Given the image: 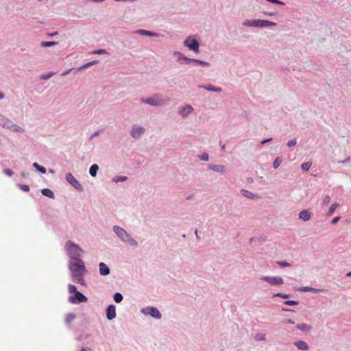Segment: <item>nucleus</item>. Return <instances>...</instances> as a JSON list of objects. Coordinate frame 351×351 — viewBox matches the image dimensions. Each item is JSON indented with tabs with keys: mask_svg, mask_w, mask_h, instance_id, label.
Masks as SVG:
<instances>
[{
	"mask_svg": "<svg viewBox=\"0 0 351 351\" xmlns=\"http://www.w3.org/2000/svg\"><path fill=\"white\" fill-rule=\"evenodd\" d=\"M69 269L73 280L82 285H85L84 276L86 273V268L84 261L80 258L71 260Z\"/></svg>",
	"mask_w": 351,
	"mask_h": 351,
	"instance_id": "nucleus-1",
	"label": "nucleus"
},
{
	"mask_svg": "<svg viewBox=\"0 0 351 351\" xmlns=\"http://www.w3.org/2000/svg\"><path fill=\"white\" fill-rule=\"evenodd\" d=\"M69 291L71 293H75L74 295H71L69 297V302L72 304L80 303V302H86L87 301V298L82 293L77 291L76 287L73 285H69L68 286Z\"/></svg>",
	"mask_w": 351,
	"mask_h": 351,
	"instance_id": "nucleus-2",
	"label": "nucleus"
},
{
	"mask_svg": "<svg viewBox=\"0 0 351 351\" xmlns=\"http://www.w3.org/2000/svg\"><path fill=\"white\" fill-rule=\"evenodd\" d=\"M65 249L67 252L68 255L70 256L71 260L73 258H79L81 253L83 252L82 250L77 245L74 244L71 241H68L66 243Z\"/></svg>",
	"mask_w": 351,
	"mask_h": 351,
	"instance_id": "nucleus-3",
	"label": "nucleus"
},
{
	"mask_svg": "<svg viewBox=\"0 0 351 351\" xmlns=\"http://www.w3.org/2000/svg\"><path fill=\"white\" fill-rule=\"evenodd\" d=\"M184 45L187 47L190 50L193 51L195 53L199 51V43L192 36H189L186 38L184 40Z\"/></svg>",
	"mask_w": 351,
	"mask_h": 351,
	"instance_id": "nucleus-4",
	"label": "nucleus"
},
{
	"mask_svg": "<svg viewBox=\"0 0 351 351\" xmlns=\"http://www.w3.org/2000/svg\"><path fill=\"white\" fill-rule=\"evenodd\" d=\"M142 101L152 106H160L165 103L166 100L163 99L160 96L156 95L146 99H143Z\"/></svg>",
	"mask_w": 351,
	"mask_h": 351,
	"instance_id": "nucleus-5",
	"label": "nucleus"
},
{
	"mask_svg": "<svg viewBox=\"0 0 351 351\" xmlns=\"http://www.w3.org/2000/svg\"><path fill=\"white\" fill-rule=\"evenodd\" d=\"M66 181L78 191H82L83 188L80 182L75 178L72 173H68L66 175Z\"/></svg>",
	"mask_w": 351,
	"mask_h": 351,
	"instance_id": "nucleus-6",
	"label": "nucleus"
},
{
	"mask_svg": "<svg viewBox=\"0 0 351 351\" xmlns=\"http://www.w3.org/2000/svg\"><path fill=\"white\" fill-rule=\"evenodd\" d=\"M261 279L267 282L271 285H279L283 284V279L280 277L262 276Z\"/></svg>",
	"mask_w": 351,
	"mask_h": 351,
	"instance_id": "nucleus-7",
	"label": "nucleus"
},
{
	"mask_svg": "<svg viewBox=\"0 0 351 351\" xmlns=\"http://www.w3.org/2000/svg\"><path fill=\"white\" fill-rule=\"evenodd\" d=\"M276 25V23L271 22V21H265V20H253V26L252 27H268V26H274Z\"/></svg>",
	"mask_w": 351,
	"mask_h": 351,
	"instance_id": "nucleus-8",
	"label": "nucleus"
},
{
	"mask_svg": "<svg viewBox=\"0 0 351 351\" xmlns=\"http://www.w3.org/2000/svg\"><path fill=\"white\" fill-rule=\"evenodd\" d=\"M144 313L149 314L154 318L160 319L161 318V313L160 311L155 307H148L145 310H143Z\"/></svg>",
	"mask_w": 351,
	"mask_h": 351,
	"instance_id": "nucleus-9",
	"label": "nucleus"
},
{
	"mask_svg": "<svg viewBox=\"0 0 351 351\" xmlns=\"http://www.w3.org/2000/svg\"><path fill=\"white\" fill-rule=\"evenodd\" d=\"M113 230L114 232L117 234V236L121 239V240L125 239V237H128V234L127 233V232L124 229L118 226H114L113 227Z\"/></svg>",
	"mask_w": 351,
	"mask_h": 351,
	"instance_id": "nucleus-10",
	"label": "nucleus"
},
{
	"mask_svg": "<svg viewBox=\"0 0 351 351\" xmlns=\"http://www.w3.org/2000/svg\"><path fill=\"white\" fill-rule=\"evenodd\" d=\"M106 317L108 319L112 320L116 317V308L112 304L109 305L106 310Z\"/></svg>",
	"mask_w": 351,
	"mask_h": 351,
	"instance_id": "nucleus-11",
	"label": "nucleus"
},
{
	"mask_svg": "<svg viewBox=\"0 0 351 351\" xmlns=\"http://www.w3.org/2000/svg\"><path fill=\"white\" fill-rule=\"evenodd\" d=\"M145 132V129L142 127H135L131 131V135L135 138H138Z\"/></svg>",
	"mask_w": 351,
	"mask_h": 351,
	"instance_id": "nucleus-12",
	"label": "nucleus"
},
{
	"mask_svg": "<svg viewBox=\"0 0 351 351\" xmlns=\"http://www.w3.org/2000/svg\"><path fill=\"white\" fill-rule=\"evenodd\" d=\"M311 218V213L308 210H302L299 213V219L306 221Z\"/></svg>",
	"mask_w": 351,
	"mask_h": 351,
	"instance_id": "nucleus-13",
	"label": "nucleus"
},
{
	"mask_svg": "<svg viewBox=\"0 0 351 351\" xmlns=\"http://www.w3.org/2000/svg\"><path fill=\"white\" fill-rule=\"evenodd\" d=\"M99 266V274L101 276H107L110 274V269L104 263H100Z\"/></svg>",
	"mask_w": 351,
	"mask_h": 351,
	"instance_id": "nucleus-14",
	"label": "nucleus"
},
{
	"mask_svg": "<svg viewBox=\"0 0 351 351\" xmlns=\"http://www.w3.org/2000/svg\"><path fill=\"white\" fill-rule=\"evenodd\" d=\"M0 124L5 128H11L12 126V122L0 114Z\"/></svg>",
	"mask_w": 351,
	"mask_h": 351,
	"instance_id": "nucleus-15",
	"label": "nucleus"
},
{
	"mask_svg": "<svg viewBox=\"0 0 351 351\" xmlns=\"http://www.w3.org/2000/svg\"><path fill=\"white\" fill-rule=\"evenodd\" d=\"M192 110L193 108L191 106L188 105L181 108L179 110V114L182 117H186L188 114H189L192 112Z\"/></svg>",
	"mask_w": 351,
	"mask_h": 351,
	"instance_id": "nucleus-16",
	"label": "nucleus"
},
{
	"mask_svg": "<svg viewBox=\"0 0 351 351\" xmlns=\"http://www.w3.org/2000/svg\"><path fill=\"white\" fill-rule=\"evenodd\" d=\"M294 345L299 349L302 350H307L308 349V344L304 341H298L294 343Z\"/></svg>",
	"mask_w": 351,
	"mask_h": 351,
	"instance_id": "nucleus-17",
	"label": "nucleus"
},
{
	"mask_svg": "<svg viewBox=\"0 0 351 351\" xmlns=\"http://www.w3.org/2000/svg\"><path fill=\"white\" fill-rule=\"evenodd\" d=\"M209 169L214 171L219 172L223 173L224 172V166L221 165H210Z\"/></svg>",
	"mask_w": 351,
	"mask_h": 351,
	"instance_id": "nucleus-18",
	"label": "nucleus"
},
{
	"mask_svg": "<svg viewBox=\"0 0 351 351\" xmlns=\"http://www.w3.org/2000/svg\"><path fill=\"white\" fill-rule=\"evenodd\" d=\"M296 328L304 332H308L310 331L311 327V326L306 324H300L296 326Z\"/></svg>",
	"mask_w": 351,
	"mask_h": 351,
	"instance_id": "nucleus-19",
	"label": "nucleus"
},
{
	"mask_svg": "<svg viewBox=\"0 0 351 351\" xmlns=\"http://www.w3.org/2000/svg\"><path fill=\"white\" fill-rule=\"evenodd\" d=\"M42 194L46 197H50V198H53L54 197V194L53 193V191L49 189H44L42 190L41 191Z\"/></svg>",
	"mask_w": 351,
	"mask_h": 351,
	"instance_id": "nucleus-20",
	"label": "nucleus"
},
{
	"mask_svg": "<svg viewBox=\"0 0 351 351\" xmlns=\"http://www.w3.org/2000/svg\"><path fill=\"white\" fill-rule=\"evenodd\" d=\"M98 169L99 166L96 164H94L90 167L89 173L93 177H95L97 175Z\"/></svg>",
	"mask_w": 351,
	"mask_h": 351,
	"instance_id": "nucleus-21",
	"label": "nucleus"
},
{
	"mask_svg": "<svg viewBox=\"0 0 351 351\" xmlns=\"http://www.w3.org/2000/svg\"><path fill=\"white\" fill-rule=\"evenodd\" d=\"M122 241L127 242L128 244L132 246H135L137 245V242L132 239L129 234H128V237H125V239H123Z\"/></svg>",
	"mask_w": 351,
	"mask_h": 351,
	"instance_id": "nucleus-22",
	"label": "nucleus"
},
{
	"mask_svg": "<svg viewBox=\"0 0 351 351\" xmlns=\"http://www.w3.org/2000/svg\"><path fill=\"white\" fill-rule=\"evenodd\" d=\"M184 60L187 62H195V63H197V64H201V65H204V66H208V64L207 62H204V61H201V60H196V59H191V58H184Z\"/></svg>",
	"mask_w": 351,
	"mask_h": 351,
	"instance_id": "nucleus-23",
	"label": "nucleus"
},
{
	"mask_svg": "<svg viewBox=\"0 0 351 351\" xmlns=\"http://www.w3.org/2000/svg\"><path fill=\"white\" fill-rule=\"evenodd\" d=\"M338 206H339V204H337V203H334V204H332L330 206V208H329V210H328V213H326V215H327L328 217H330V216L333 214V213L335 212V210H336V208H337Z\"/></svg>",
	"mask_w": 351,
	"mask_h": 351,
	"instance_id": "nucleus-24",
	"label": "nucleus"
},
{
	"mask_svg": "<svg viewBox=\"0 0 351 351\" xmlns=\"http://www.w3.org/2000/svg\"><path fill=\"white\" fill-rule=\"evenodd\" d=\"M241 194L243 196H245V197H247L249 199H253V198H254L256 197L255 195H254L253 193H252L251 192H250V191H248L247 190L243 189V190H241Z\"/></svg>",
	"mask_w": 351,
	"mask_h": 351,
	"instance_id": "nucleus-25",
	"label": "nucleus"
},
{
	"mask_svg": "<svg viewBox=\"0 0 351 351\" xmlns=\"http://www.w3.org/2000/svg\"><path fill=\"white\" fill-rule=\"evenodd\" d=\"M33 167L42 173H45L47 171L44 167L40 166L37 162L33 163Z\"/></svg>",
	"mask_w": 351,
	"mask_h": 351,
	"instance_id": "nucleus-26",
	"label": "nucleus"
},
{
	"mask_svg": "<svg viewBox=\"0 0 351 351\" xmlns=\"http://www.w3.org/2000/svg\"><path fill=\"white\" fill-rule=\"evenodd\" d=\"M137 32L142 35H144V36H156V35L155 33H153L149 31L145 30V29H140Z\"/></svg>",
	"mask_w": 351,
	"mask_h": 351,
	"instance_id": "nucleus-27",
	"label": "nucleus"
},
{
	"mask_svg": "<svg viewBox=\"0 0 351 351\" xmlns=\"http://www.w3.org/2000/svg\"><path fill=\"white\" fill-rule=\"evenodd\" d=\"M114 300L117 303H119L123 300V295L120 293H116L114 295Z\"/></svg>",
	"mask_w": 351,
	"mask_h": 351,
	"instance_id": "nucleus-28",
	"label": "nucleus"
},
{
	"mask_svg": "<svg viewBox=\"0 0 351 351\" xmlns=\"http://www.w3.org/2000/svg\"><path fill=\"white\" fill-rule=\"evenodd\" d=\"M311 166V162H304V163L302 164L301 168L303 171H307L309 170Z\"/></svg>",
	"mask_w": 351,
	"mask_h": 351,
	"instance_id": "nucleus-29",
	"label": "nucleus"
},
{
	"mask_svg": "<svg viewBox=\"0 0 351 351\" xmlns=\"http://www.w3.org/2000/svg\"><path fill=\"white\" fill-rule=\"evenodd\" d=\"M282 160L280 158H277L273 162V167L277 169L281 164Z\"/></svg>",
	"mask_w": 351,
	"mask_h": 351,
	"instance_id": "nucleus-30",
	"label": "nucleus"
},
{
	"mask_svg": "<svg viewBox=\"0 0 351 351\" xmlns=\"http://www.w3.org/2000/svg\"><path fill=\"white\" fill-rule=\"evenodd\" d=\"M205 88L208 90H211V91H214V92H221L222 90L220 87H213L211 86L205 87Z\"/></svg>",
	"mask_w": 351,
	"mask_h": 351,
	"instance_id": "nucleus-31",
	"label": "nucleus"
},
{
	"mask_svg": "<svg viewBox=\"0 0 351 351\" xmlns=\"http://www.w3.org/2000/svg\"><path fill=\"white\" fill-rule=\"evenodd\" d=\"M75 318V315L73 313H69L66 317V322L67 323H70Z\"/></svg>",
	"mask_w": 351,
	"mask_h": 351,
	"instance_id": "nucleus-32",
	"label": "nucleus"
},
{
	"mask_svg": "<svg viewBox=\"0 0 351 351\" xmlns=\"http://www.w3.org/2000/svg\"><path fill=\"white\" fill-rule=\"evenodd\" d=\"M19 187L20 189L23 191H25V192H28L29 191V186L26 185V184H20L19 185Z\"/></svg>",
	"mask_w": 351,
	"mask_h": 351,
	"instance_id": "nucleus-33",
	"label": "nucleus"
},
{
	"mask_svg": "<svg viewBox=\"0 0 351 351\" xmlns=\"http://www.w3.org/2000/svg\"><path fill=\"white\" fill-rule=\"evenodd\" d=\"M11 128H12L13 130L17 131V132H23V129L21 127H20L17 125L13 124V123H12V126Z\"/></svg>",
	"mask_w": 351,
	"mask_h": 351,
	"instance_id": "nucleus-34",
	"label": "nucleus"
},
{
	"mask_svg": "<svg viewBox=\"0 0 351 351\" xmlns=\"http://www.w3.org/2000/svg\"><path fill=\"white\" fill-rule=\"evenodd\" d=\"M53 75H54V73H53V72L49 73L45 75H43L41 76V79L42 80H47V79L50 78L51 77H52Z\"/></svg>",
	"mask_w": 351,
	"mask_h": 351,
	"instance_id": "nucleus-35",
	"label": "nucleus"
},
{
	"mask_svg": "<svg viewBox=\"0 0 351 351\" xmlns=\"http://www.w3.org/2000/svg\"><path fill=\"white\" fill-rule=\"evenodd\" d=\"M56 44V43L55 42H43L42 43V46L43 47H51V46H53Z\"/></svg>",
	"mask_w": 351,
	"mask_h": 351,
	"instance_id": "nucleus-36",
	"label": "nucleus"
},
{
	"mask_svg": "<svg viewBox=\"0 0 351 351\" xmlns=\"http://www.w3.org/2000/svg\"><path fill=\"white\" fill-rule=\"evenodd\" d=\"M298 304V302L293 301V300H287V301L285 302V304H286V305L293 306V305H297Z\"/></svg>",
	"mask_w": 351,
	"mask_h": 351,
	"instance_id": "nucleus-37",
	"label": "nucleus"
},
{
	"mask_svg": "<svg viewBox=\"0 0 351 351\" xmlns=\"http://www.w3.org/2000/svg\"><path fill=\"white\" fill-rule=\"evenodd\" d=\"M243 25L247 26V27H252L253 26V20L245 21L243 23Z\"/></svg>",
	"mask_w": 351,
	"mask_h": 351,
	"instance_id": "nucleus-38",
	"label": "nucleus"
},
{
	"mask_svg": "<svg viewBox=\"0 0 351 351\" xmlns=\"http://www.w3.org/2000/svg\"><path fill=\"white\" fill-rule=\"evenodd\" d=\"M277 263L282 267H289L290 264L286 261H278Z\"/></svg>",
	"mask_w": 351,
	"mask_h": 351,
	"instance_id": "nucleus-39",
	"label": "nucleus"
},
{
	"mask_svg": "<svg viewBox=\"0 0 351 351\" xmlns=\"http://www.w3.org/2000/svg\"><path fill=\"white\" fill-rule=\"evenodd\" d=\"M106 53V51L105 49H98L93 51V53L95 54H104Z\"/></svg>",
	"mask_w": 351,
	"mask_h": 351,
	"instance_id": "nucleus-40",
	"label": "nucleus"
},
{
	"mask_svg": "<svg viewBox=\"0 0 351 351\" xmlns=\"http://www.w3.org/2000/svg\"><path fill=\"white\" fill-rule=\"evenodd\" d=\"M97 62V61H93V62H88V63H86L83 66H82L81 68H80V70L82 69H84V68H87L91 65H93L94 64H95Z\"/></svg>",
	"mask_w": 351,
	"mask_h": 351,
	"instance_id": "nucleus-41",
	"label": "nucleus"
},
{
	"mask_svg": "<svg viewBox=\"0 0 351 351\" xmlns=\"http://www.w3.org/2000/svg\"><path fill=\"white\" fill-rule=\"evenodd\" d=\"M3 173L8 176H12L13 175V171L10 169H6L3 171Z\"/></svg>",
	"mask_w": 351,
	"mask_h": 351,
	"instance_id": "nucleus-42",
	"label": "nucleus"
},
{
	"mask_svg": "<svg viewBox=\"0 0 351 351\" xmlns=\"http://www.w3.org/2000/svg\"><path fill=\"white\" fill-rule=\"evenodd\" d=\"M256 339L257 340H265V335L264 334H259L256 336Z\"/></svg>",
	"mask_w": 351,
	"mask_h": 351,
	"instance_id": "nucleus-43",
	"label": "nucleus"
},
{
	"mask_svg": "<svg viewBox=\"0 0 351 351\" xmlns=\"http://www.w3.org/2000/svg\"><path fill=\"white\" fill-rule=\"evenodd\" d=\"M295 144H296V140L293 139V140H290L288 141L287 146L292 147V146H294Z\"/></svg>",
	"mask_w": 351,
	"mask_h": 351,
	"instance_id": "nucleus-44",
	"label": "nucleus"
},
{
	"mask_svg": "<svg viewBox=\"0 0 351 351\" xmlns=\"http://www.w3.org/2000/svg\"><path fill=\"white\" fill-rule=\"evenodd\" d=\"M330 196H328V195L325 196V197L324 198V200H323V203L324 204H328L330 203Z\"/></svg>",
	"mask_w": 351,
	"mask_h": 351,
	"instance_id": "nucleus-45",
	"label": "nucleus"
},
{
	"mask_svg": "<svg viewBox=\"0 0 351 351\" xmlns=\"http://www.w3.org/2000/svg\"><path fill=\"white\" fill-rule=\"evenodd\" d=\"M274 297H280L282 298H288V295L286 294H282V293H276V294H274Z\"/></svg>",
	"mask_w": 351,
	"mask_h": 351,
	"instance_id": "nucleus-46",
	"label": "nucleus"
},
{
	"mask_svg": "<svg viewBox=\"0 0 351 351\" xmlns=\"http://www.w3.org/2000/svg\"><path fill=\"white\" fill-rule=\"evenodd\" d=\"M127 178L125 177V176H123V177H118L117 178H116L114 180L116 182H123V181H125L126 180Z\"/></svg>",
	"mask_w": 351,
	"mask_h": 351,
	"instance_id": "nucleus-47",
	"label": "nucleus"
},
{
	"mask_svg": "<svg viewBox=\"0 0 351 351\" xmlns=\"http://www.w3.org/2000/svg\"><path fill=\"white\" fill-rule=\"evenodd\" d=\"M201 158L202 160L207 161V160H208V155L207 154H204L202 155Z\"/></svg>",
	"mask_w": 351,
	"mask_h": 351,
	"instance_id": "nucleus-48",
	"label": "nucleus"
},
{
	"mask_svg": "<svg viewBox=\"0 0 351 351\" xmlns=\"http://www.w3.org/2000/svg\"><path fill=\"white\" fill-rule=\"evenodd\" d=\"M340 219V217H335L332 220V224H335L336 223H337Z\"/></svg>",
	"mask_w": 351,
	"mask_h": 351,
	"instance_id": "nucleus-49",
	"label": "nucleus"
},
{
	"mask_svg": "<svg viewBox=\"0 0 351 351\" xmlns=\"http://www.w3.org/2000/svg\"><path fill=\"white\" fill-rule=\"evenodd\" d=\"M283 322L285 324H294V322H293L291 319H287L284 320Z\"/></svg>",
	"mask_w": 351,
	"mask_h": 351,
	"instance_id": "nucleus-50",
	"label": "nucleus"
},
{
	"mask_svg": "<svg viewBox=\"0 0 351 351\" xmlns=\"http://www.w3.org/2000/svg\"><path fill=\"white\" fill-rule=\"evenodd\" d=\"M300 290L303 291H306L312 290V289L310 287H304L301 288Z\"/></svg>",
	"mask_w": 351,
	"mask_h": 351,
	"instance_id": "nucleus-51",
	"label": "nucleus"
},
{
	"mask_svg": "<svg viewBox=\"0 0 351 351\" xmlns=\"http://www.w3.org/2000/svg\"><path fill=\"white\" fill-rule=\"evenodd\" d=\"M270 141H271V138H267V139L263 140V141L261 142V143H262V144H265V143H267V142H269Z\"/></svg>",
	"mask_w": 351,
	"mask_h": 351,
	"instance_id": "nucleus-52",
	"label": "nucleus"
},
{
	"mask_svg": "<svg viewBox=\"0 0 351 351\" xmlns=\"http://www.w3.org/2000/svg\"><path fill=\"white\" fill-rule=\"evenodd\" d=\"M351 158L350 157H347L346 159L343 161V162H350Z\"/></svg>",
	"mask_w": 351,
	"mask_h": 351,
	"instance_id": "nucleus-53",
	"label": "nucleus"
},
{
	"mask_svg": "<svg viewBox=\"0 0 351 351\" xmlns=\"http://www.w3.org/2000/svg\"><path fill=\"white\" fill-rule=\"evenodd\" d=\"M70 71H71V69H70V70H67V71H66L65 72H64V73L62 74V75H63V76H64V75H67L68 73H69V72H70Z\"/></svg>",
	"mask_w": 351,
	"mask_h": 351,
	"instance_id": "nucleus-54",
	"label": "nucleus"
},
{
	"mask_svg": "<svg viewBox=\"0 0 351 351\" xmlns=\"http://www.w3.org/2000/svg\"><path fill=\"white\" fill-rule=\"evenodd\" d=\"M3 97H4L3 94L0 93V99H2Z\"/></svg>",
	"mask_w": 351,
	"mask_h": 351,
	"instance_id": "nucleus-55",
	"label": "nucleus"
},
{
	"mask_svg": "<svg viewBox=\"0 0 351 351\" xmlns=\"http://www.w3.org/2000/svg\"><path fill=\"white\" fill-rule=\"evenodd\" d=\"M21 176H22V177L25 178V177H26L27 174L25 173H22Z\"/></svg>",
	"mask_w": 351,
	"mask_h": 351,
	"instance_id": "nucleus-56",
	"label": "nucleus"
},
{
	"mask_svg": "<svg viewBox=\"0 0 351 351\" xmlns=\"http://www.w3.org/2000/svg\"><path fill=\"white\" fill-rule=\"evenodd\" d=\"M347 276H351V271L347 274Z\"/></svg>",
	"mask_w": 351,
	"mask_h": 351,
	"instance_id": "nucleus-57",
	"label": "nucleus"
},
{
	"mask_svg": "<svg viewBox=\"0 0 351 351\" xmlns=\"http://www.w3.org/2000/svg\"><path fill=\"white\" fill-rule=\"evenodd\" d=\"M80 351H87V350L83 348Z\"/></svg>",
	"mask_w": 351,
	"mask_h": 351,
	"instance_id": "nucleus-58",
	"label": "nucleus"
}]
</instances>
